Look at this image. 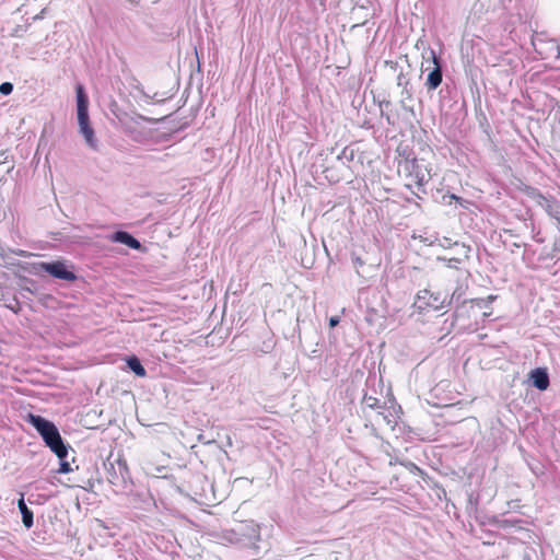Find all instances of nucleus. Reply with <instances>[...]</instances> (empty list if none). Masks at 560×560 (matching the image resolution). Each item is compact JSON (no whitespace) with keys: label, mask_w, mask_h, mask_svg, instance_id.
<instances>
[{"label":"nucleus","mask_w":560,"mask_h":560,"mask_svg":"<svg viewBox=\"0 0 560 560\" xmlns=\"http://www.w3.org/2000/svg\"><path fill=\"white\" fill-rule=\"evenodd\" d=\"M223 541L241 548L253 549L258 552L260 541V526L254 521L240 523L235 528L222 532Z\"/></svg>","instance_id":"nucleus-1"},{"label":"nucleus","mask_w":560,"mask_h":560,"mask_svg":"<svg viewBox=\"0 0 560 560\" xmlns=\"http://www.w3.org/2000/svg\"><path fill=\"white\" fill-rule=\"evenodd\" d=\"M26 421L32 424L44 440L45 444L58 458L68 456V445L63 442L58 428L42 416L28 413Z\"/></svg>","instance_id":"nucleus-2"},{"label":"nucleus","mask_w":560,"mask_h":560,"mask_svg":"<svg viewBox=\"0 0 560 560\" xmlns=\"http://www.w3.org/2000/svg\"><path fill=\"white\" fill-rule=\"evenodd\" d=\"M451 301L452 299H450L447 293H434L428 289H423L418 292L413 306L420 312L425 311L428 308L441 310L445 305L451 304Z\"/></svg>","instance_id":"nucleus-3"},{"label":"nucleus","mask_w":560,"mask_h":560,"mask_svg":"<svg viewBox=\"0 0 560 560\" xmlns=\"http://www.w3.org/2000/svg\"><path fill=\"white\" fill-rule=\"evenodd\" d=\"M47 272L51 277L65 281H73L77 279V276L73 271L69 270L68 267L62 261H40L33 265V272L35 275H40V272Z\"/></svg>","instance_id":"nucleus-4"},{"label":"nucleus","mask_w":560,"mask_h":560,"mask_svg":"<svg viewBox=\"0 0 560 560\" xmlns=\"http://www.w3.org/2000/svg\"><path fill=\"white\" fill-rule=\"evenodd\" d=\"M538 205L546 210L549 217L557 221L559 236L555 241L553 252H560V202L556 199L539 195Z\"/></svg>","instance_id":"nucleus-5"},{"label":"nucleus","mask_w":560,"mask_h":560,"mask_svg":"<svg viewBox=\"0 0 560 560\" xmlns=\"http://www.w3.org/2000/svg\"><path fill=\"white\" fill-rule=\"evenodd\" d=\"M77 92V117L79 128L83 126L91 125L89 117V97L84 91V88L81 84H78L75 88Z\"/></svg>","instance_id":"nucleus-6"},{"label":"nucleus","mask_w":560,"mask_h":560,"mask_svg":"<svg viewBox=\"0 0 560 560\" xmlns=\"http://www.w3.org/2000/svg\"><path fill=\"white\" fill-rule=\"evenodd\" d=\"M404 171L407 172L408 177L410 178V184H416L418 187L423 186L429 180V173L425 170H422L416 159L411 161H406L404 163Z\"/></svg>","instance_id":"nucleus-7"},{"label":"nucleus","mask_w":560,"mask_h":560,"mask_svg":"<svg viewBox=\"0 0 560 560\" xmlns=\"http://www.w3.org/2000/svg\"><path fill=\"white\" fill-rule=\"evenodd\" d=\"M533 46L542 59L560 58V46L553 39L545 40L536 37L533 39Z\"/></svg>","instance_id":"nucleus-8"},{"label":"nucleus","mask_w":560,"mask_h":560,"mask_svg":"<svg viewBox=\"0 0 560 560\" xmlns=\"http://www.w3.org/2000/svg\"><path fill=\"white\" fill-rule=\"evenodd\" d=\"M431 59L434 63V68L429 72L425 86L429 91H433L439 88V85L442 83V66L440 62L439 57L436 56L434 50H430Z\"/></svg>","instance_id":"nucleus-9"},{"label":"nucleus","mask_w":560,"mask_h":560,"mask_svg":"<svg viewBox=\"0 0 560 560\" xmlns=\"http://www.w3.org/2000/svg\"><path fill=\"white\" fill-rule=\"evenodd\" d=\"M530 381L534 387L546 390L549 386V375L546 369L537 368L530 372Z\"/></svg>","instance_id":"nucleus-10"},{"label":"nucleus","mask_w":560,"mask_h":560,"mask_svg":"<svg viewBox=\"0 0 560 560\" xmlns=\"http://www.w3.org/2000/svg\"><path fill=\"white\" fill-rule=\"evenodd\" d=\"M119 121H120L124 130L126 131V133H128L133 139H136V137H133L135 126L139 125L141 121L152 122L154 120L151 118H148L145 116H142V115H135L131 117L126 116L125 118H119Z\"/></svg>","instance_id":"nucleus-11"},{"label":"nucleus","mask_w":560,"mask_h":560,"mask_svg":"<svg viewBox=\"0 0 560 560\" xmlns=\"http://www.w3.org/2000/svg\"><path fill=\"white\" fill-rule=\"evenodd\" d=\"M112 241L124 244L132 249H140L141 243L133 237L130 233L125 231H117L112 235Z\"/></svg>","instance_id":"nucleus-12"},{"label":"nucleus","mask_w":560,"mask_h":560,"mask_svg":"<svg viewBox=\"0 0 560 560\" xmlns=\"http://www.w3.org/2000/svg\"><path fill=\"white\" fill-rule=\"evenodd\" d=\"M79 132L83 136L85 143L90 149L94 151L98 150V141L91 125L80 127Z\"/></svg>","instance_id":"nucleus-13"},{"label":"nucleus","mask_w":560,"mask_h":560,"mask_svg":"<svg viewBox=\"0 0 560 560\" xmlns=\"http://www.w3.org/2000/svg\"><path fill=\"white\" fill-rule=\"evenodd\" d=\"M19 510L22 514V522L26 528H31L34 524L33 512L26 506L23 495L18 502Z\"/></svg>","instance_id":"nucleus-14"},{"label":"nucleus","mask_w":560,"mask_h":560,"mask_svg":"<svg viewBox=\"0 0 560 560\" xmlns=\"http://www.w3.org/2000/svg\"><path fill=\"white\" fill-rule=\"evenodd\" d=\"M127 366L137 375V376H144L145 375V369L142 366L140 360L132 355L127 359Z\"/></svg>","instance_id":"nucleus-15"},{"label":"nucleus","mask_w":560,"mask_h":560,"mask_svg":"<svg viewBox=\"0 0 560 560\" xmlns=\"http://www.w3.org/2000/svg\"><path fill=\"white\" fill-rule=\"evenodd\" d=\"M398 85L399 86H402V91H401V103L404 106H406V102L407 101H411L412 98V91L411 89L408 86V81L405 80L404 75L400 74L398 75Z\"/></svg>","instance_id":"nucleus-16"},{"label":"nucleus","mask_w":560,"mask_h":560,"mask_svg":"<svg viewBox=\"0 0 560 560\" xmlns=\"http://www.w3.org/2000/svg\"><path fill=\"white\" fill-rule=\"evenodd\" d=\"M119 469H120V470H125V471L127 470L126 466H124V465H121V464H119ZM120 475H121V477H120V478H119L118 476H116V475H110V476L108 477V481H109L113 486H115V487L117 488V490H116V491L124 489V488H125V485H126V478H125V476L122 475V471H120Z\"/></svg>","instance_id":"nucleus-17"},{"label":"nucleus","mask_w":560,"mask_h":560,"mask_svg":"<svg viewBox=\"0 0 560 560\" xmlns=\"http://www.w3.org/2000/svg\"><path fill=\"white\" fill-rule=\"evenodd\" d=\"M353 159H354V150H353V149H350V148H348V147H347V148H345V149H343V150H342V151L337 155V160H338L341 164H343V165H346V166H348V165H349V163H350L351 161H353Z\"/></svg>","instance_id":"nucleus-18"},{"label":"nucleus","mask_w":560,"mask_h":560,"mask_svg":"<svg viewBox=\"0 0 560 560\" xmlns=\"http://www.w3.org/2000/svg\"><path fill=\"white\" fill-rule=\"evenodd\" d=\"M363 404L368 408H371V409H380V408H382L380 399H377V398H375L373 396H369V395H365L363 397Z\"/></svg>","instance_id":"nucleus-19"},{"label":"nucleus","mask_w":560,"mask_h":560,"mask_svg":"<svg viewBox=\"0 0 560 560\" xmlns=\"http://www.w3.org/2000/svg\"><path fill=\"white\" fill-rule=\"evenodd\" d=\"M66 457L67 456H62V458H59L60 463H59V468L57 470L58 474H68L70 471H72L70 463L66 460Z\"/></svg>","instance_id":"nucleus-20"},{"label":"nucleus","mask_w":560,"mask_h":560,"mask_svg":"<svg viewBox=\"0 0 560 560\" xmlns=\"http://www.w3.org/2000/svg\"><path fill=\"white\" fill-rule=\"evenodd\" d=\"M13 91V84L10 82H3L0 84V93L2 95H9Z\"/></svg>","instance_id":"nucleus-21"},{"label":"nucleus","mask_w":560,"mask_h":560,"mask_svg":"<svg viewBox=\"0 0 560 560\" xmlns=\"http://www.w3.org/2000/svg\"><path fill=\"white\" fill-rule=\"evenodd\" d=\"M378 416L382 418V420L390 427L392 430H394L396 422L392 420L390 415H385L383 412H380Z\"/></svg>","instance_id":"nucleus-22"},{"label":"nucleus","mask_w":560,"mask_h":560,"mask_svg":"<svg viewBox=\"0 0 560 560\" xmlns=\"http://www.w3.org/2000/svg\"><path fill=\"white\" fill-rule=\"evenodd\" d=\"M339 323H340V317L339 316H332V317L329 318V326L331 328L336 327Z\"/></svg>","instance_id":"nucleus-23"},{"label":"nucleus","mask_w":560,"mask_h":560,"mask_svg":"<svg viewBox=\"0 0 560 560\" xmlns=\"http://www.w3.org/2000/svg\"><path fill=\"white\" fill-rule=\"evenodd\" d=\"M352 260L357 266H362L364 264L360 257H353Z\"/></svg>","instance_id":"nucleus-24"},{"label":"nucleus","mask_w":560,"mask_h":560,"mask_svg":"<svg viewBox=\"0 0 560 560\" xmlns=\"http://www.w3.org/2000/svg\"><path fill=\"white\" fill-rule=\"evenodd\" d=\"M44 14H45V9L42 10L37 15L34 16V20H39V19H43L44 18Z\"/></svg>","instance_id":"nucleus-25"},{"label":"nucleus","mask_w":560,"mask_h":560,"mask_svg":"<svg viewBox=\"0 0 560 560\" xmlns=\"http://www.w3.org/2000/svg\"><path fill=\"white\" fill-rule=\"evenodd\" d=\"M226 444H228V446H232V439L230 436H228Z\"/></svg>","instance_id":"nucleus-26"}]
</instances>
